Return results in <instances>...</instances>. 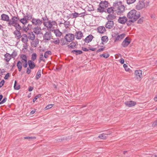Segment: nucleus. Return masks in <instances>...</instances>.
Here are the masks:
<instances>
[{"label":"nucleus","mask_w":157,"mask_h":157,"mask_svg":"<svg viewBox=\"0 0 157 157\" xmlns=\"http://www.w3.org/2000/svg\"><path fill=\"white\" fill-rule=\"evenodd\" d=\"M44 57L43 54H40V55L39 60V63H40L41 61H45V60L44 59Z\"/></svg>","instance_id":"nucleus-44"},{"label":"nucleus","mask_w":157,"mask_h":157,"mask_svg":"<svg viewBox=\"0 0 157 157\" xmlns=\"http://www.w3.org/2000/svg\"><path fill=\"white\" fill-rule=\"evenodd\" d=\"M7 98H4L0 102V105L2 104L5 103L6 101Z\"/></svg>","instance_id":"nucleus-58"},{"label":"nucleus","mask_w":157,"mask_h":157,"mask_svg":"<svg viewBox=\"0 0 157 157\" xmlns=\"http://www.w3.org/2000/svg\"><path fill=\"white\" fill-rule=\"evenodd\" d=\"M22 63L20 61H18L17 63V67L19 71H21L22 69Z\"/></svg>","instance_id":"nucleus-33"},{"label":"nucleus","mask_w":157,"mask_h":157,"mask_svg":"<svg viewBox=\"0 0 157 157\" xmlns=\"http://www.w3.org/2000/svg\"><path fill=\"white\" fill-rule=\"evenodd\" d=\"M11 20H10V22L7 24L8 26L11 27L15 24L17 23L18 21L19 20V17L15 16L13 17Z\"/></svg>","instance_id":"nucleus-3"},{"label":"nucleus","mask_w":157,"mask_h":157,"mask_svg":"<svg viewBox=\"0 0 157 157\" xmlns=\"http://www.w3.org/2000/svg\"><path fill=\"white\" fill-rule=\"evenodd\" d=\"M33 25H34L37 26H40L42 24V21L40 20V19H36L33 18L31 21Z\"/></svg>","instance_id":"nucleus-5"},{"label":"nucleus","mask_w":157,"mask_h":157,"mask_svg":"<svg viewBox=\"0 0 157 157\" xmlns=\"http://www.w3.org/2000/svg\"><path fill=\"white\" fill-rule=\"evenodd\" d=\"M157 125V120L155 121L152 124L153 127H155Z\"/></svg>","instance_id":"nucleus-64"},{"label":"nucleus","mask_w":157,"mask_h":157,"mask_svg":"<svg viewBox=\"0 0 157 157\" xmlns=\"http://www.w3.org/2000/svg\"><path fill=\"white\" fill-rule=\"evenodd\" d=\"M130 41L127 38H126L122 43V45L124 47L127 46L130 43Z\"/></svg>","instance_id":"nucleus-19"},{"label":"nucleus","mask_w":157,"mask_h":157,"mask_svg":"<svg viewBox=\"0 0 157 157\" xmlns=\"http://www.w3.org/2000/svg\"><path fill=\"white\" fill-rule=\"evenodd\" d=\"M52 54V53L50 51H46L44 53V57L45 58H47L48 57V56L51 55Z\"/></svg>","instance_id":"nucleus-36"},{"label":"nucleus","mask_w":157,"mask_h":157,"mask_svg":"<svg viewBox=\"0 0 157 157\" xmlns=\"http://www.w3.org/2000/svg\"><path fill=\"white\" fill-rule=\"evenodd\" d=\"M20 21L24 25H25L26 23H28V20L24 17L23 18L20 20Z\"/></svg>","instance_id":"nucleus-35"},{"label":"nucleus","mask_w":157,"mask_h":157,"mask_svg":"<svg viewBox=\"0 0 157 157\" xmlns=\"http://www.w3.org/2000/svg\"><path fill=\"white\" fill-rule=\"evenodd\" d=\"M13 26L15 28L16 30H17V31H20V30L21 29V28L20 25L17 23L16 24H14L13 25Z\"/></svg>","instance_id":"nucleus-34"},{"label":"nucleus","mask_w":157,"mask_h":157,"mask_svg":"<svg viewBox=\"0 0 157 157\" xmlns=\"http://www.w3.org/2000/svg\"><path fill=\"white\" fill-rule=\"evenodd\" d=\"M93 38V36L91 35H90L87 36L84 40L87 43H89L91 42Z\"/></svg>","instance_id":"nucleus-23"},{"label":"nucleus","mask_w":157,"mask_h":157,"mask_svg":"<svg viewBox=\"0 0 157 157\" xmlns=\"http://www.w3.org/2000/svg\"><path fill=\"white\" fill-rule=\"evenodd\" d=\"M64 38L66 41L71 42L75 38L74 34L71 33H68L64 37Z\"/></svg>","instance_id":"nucleus-4"},{"label":"nucleus","mask_w":157,"mask_h":157,"mask_svg":"<svg viewBox=\"0 0 157 157\" xmlns=\"http://www.w3.org/2000/svg\"><path fill=\"white\" fill-rule=\"evenodd\" d=\"M125 36V34L122 33L120 35H118V40H121L123 39Z\"/></svg>","instance_id":"nucleus-43"},{"label":"nucleus","mask_w":157,"mask_h":157,"mask_svg":"<svg viewBox=\"0 0 157 157\" xmlns=\"http://www.w3.org/2000/svg\"><path fill=\"white\" fill-rule=\"evenodd\" d=\"M17 52L15 51H14L13 52L11 55V56L13 58H14L15 57L17 56Z\"/></svg>","instance_id":"nucleus-51"},{"label":"nucleus","mask_w":157,"mask_h":157,"mask_svg":"<svg viewBox=\"0 0 157 157\" xmlns=\"http://www.w3.org/2000/svg\"><path fill=\"white\" fill-rule=\"evenodd\" d=\"M10 77V73H7L5 76L4 79H7L8 78Z\"/></svg>","instance_id":"nucleus-63"},{"label":"nucleus","mask_w":157,"mask_h":157,"mask_svg":"<svg viewBox=\"0 0 157 157\" xmlns=\"http://www.w3.org/2000/svg\"><path fill=\"white\" fill-rule=\"evenodd\" d=\"M116 29H117L115 28L114 29H113V32L112 34V40H114V42H116L118 40V32L115 31V30Z\"/></svg>","instance_id":"nucleus-9"},{"label":"nucleus","mask_w":157,"mask_h":157,"mask_svg":"<svg viewBox=\"0 0 157 157\" xmlns=\"http://www.w3.org/2000/svg\"><path fill=\"white\" fill-rule=\"evenodd\" d=\"M31 69H30L29 67H28L27 69L26 73L27 74H29L31 72Z\"/></svg>","instance_id":"nucleus-60"},{"label":"nucleus","mask_w":157,"mask_h":157,"mask_svg":"<svg viewBox=\"0 0 157 157\" xmlns=\"http://www.w3.org/2000/svg\"><path fill=\"white\" fill-rule=\"evenodd\" d=\"M127 21V18L125 16H123L122 17H119L118 22L122 24H124Z\"/></svg>","instance_id":"nucleus-22"},{"label":"nucleus","mask_w":157,"mask_h":157,"mask_svg":"<svg viewBox=\"0 0 157 157\" xmlns=\"http://www.w3.org/2000/svg\"><path fill=\"white\" fill-rule=\"evenodd\" d=\"M21 41L25 44L27 45V42H28V37L26 34H24L21 36Z\"/></svg>","instance_id":"nucleus-14"},{"label":"nucleus","mask_w":157,"mask_h":157,"mask_svg":"<svg viewBox=\"0 0 157 157\" xmlns=\"http://www.w3.org/2000/svg\"><path fill=\"white\" fill-rule=\"evenodd\" d=\"M102 3V5L104 7L106 8L108 6V2L106 1H102L101 2Z\"/></svg>","instance_id":"nucleus-40"},{"label":"nucleus","mask_w":157,"mask_h":157,"mask_svg":"<svg viewBox=\"0 0 157 157\" xmlns=\"http://www.w3.org/2000/svg\"><path fill=\"white\" fill-rule=\"evenodd\" d=\"M125 104L127 106L131 107L135 106L136 104V103L134 101H129L125 102Z\"/></svg>","instance_id":"nucleus-16"},{"label":"nucleus","mask_w":157,"mask_h":157,"mask_svg":"<svg viewBox=\"0 0 157 157\" xmlns=\"http://www.w3.org/2000/svg\"><path fill=\"white\" fill-rule=\"evenodd\" d=\"M52 42L56 44H59L60 42V40L59 38H57L56 40L53 41Z\"/></svg>","instance_id":"nucleus-54"},{"label":"nucleus","mask_w":157,"mask_h":157,"mask_svg":"<svg viewBox=\"0 0 157 157\" xmlns=\"http://www.w3.org/2000/svg\"><path fill=\"white\" fill-rule=\"evenodd\" d=\"M29 67L30 69H33L36 66L32 60H29L28 61Z\"/></svg>","instance_id":"nucleus-20"},{"label":"nucleus","mask_w":157,"mask_h":157,"mask_svg":"<svg viewBox=\"0 0 157 157\" xmlns=\"http://www.w3.org/2000/svg\"><path fill=\"white\" fill-rule=\"evenodd\" d=\"M123 67L126 71H129L130 70V69L128 68V66L126 64H124L123 65Z\"/></svg>","instance_id":"nucleus-52"},{"label":"nucleus","mask_w":157,"mask_h":157,"mask_svg":"<svg viewBox=\"0 0 157 157\" xmlns=\"http://www.w3.org/2000/svg\"><path fill=\"white\" fill-rule=\"evenodd\" d=\"M48 25L46 26V27L47 28L48 30H51V29L52 28L53 25H52L51 23V21L50 20L48 21Z\"/></svg>","instance_id":"nucleus-38"},{"label":"nucleus","mask_w":157,"mask_h":157,"mask_svg":"<svg viewBox=\"0 0 157 157\" xmlns=\"http://www.w3.org/2000/svg\"><path fill=\"white\" fill-rule=\"evenodd\" d=\"M41 96V94H39L37 95L33 99V102H34L39 97H40Z\"/></svg>","instance_id":"nucleus-46"},{"label":"nucleus","mask_w":157,"mask_h":157,"mask_svg":"<svg viewBox=\"0 0 157 157\" xmlns=\"http://www.w3.org/2000/svg\"><path fill=\"white\" fill-rule=\"evenodd\" d=\"M135 78L138 80L140 81L142 78V71L141 70H136L135 71Z\"/></svg>","instance_id":"nucleus-6"},{"label":"nucleus","mask_w":157,"mask_h":157,"mask_svg":"<svg viewBox=\"0 0 157 157\" xmlns=\"http://www.w3.org/2000/svg\"><path fill=\"white\" fill-rule=\"evenodd\" d=\"M41 75V70H39L36 76V80L38 79L40 77Z\"/></svg>","instance_id":"nucleus-37"},{"label":"nucleus","mask_w":157,"mask_h":157,"mask_svg":"<svg viewBox=\"0 0 157 157\" xmlns=\"http://www.w3.org/2000/svg\"><path fill=\"white\" fill-rule=\"evenodd\" d=\"M76 44L75 42H72L70 44L68 45L69 48L74 49L76 48Z\"/></svg>","instance_id":"nucleus-30"},{"label":"nucleus","mask_w":157,"mask_h":157,"mask_svg":"<svg viewBox=\"0 0 157 157\" xmlns=\"http://www.w3.org/2000/svg\"><path fill=\"white\" fill-rule=\"evenodd\" d=\"M116 17V16L114 14H109L107 17L106 18L107 20L110 21L109 20H112L115 19Z\"/></svg>","instance_id":"nucleus-29"},{"label":"nucleus","mask_w":157,"mask_h":157,"mask_svg":"<svg viewBox=\"0 0 157 157\" xmlns=\"http://www.w3.org/2000/svg\"><path fill=\"white\" fill-rule=\"evenodd\" d=\"M4 56L5 57V60H6L7 62H9L11 59V55L9 53H6L4 55Z\"/></svg>","instance_id":"nucleus-26"},{"label":"nucleus","mask_w":157,"mask_h":157,"mask_svg":"<svg viewBox=\"0 0 157 157\" xmlns=\"http://www.w3.org/2000/svg\"><path fill=\"white\" fill-rule=\"evenodd\" d=\"M22 28L23 30L25 32H27L29 29V27H27V26L26 27L25 25L23 26Z\"/></svg>","instance_id":"nucleus-50"},{"label":"nucleus","mask_w":157,"mask_h":157,"mask_svg":"<svg viewBox=\"0 0 157 157\" xmlns=\"http://www.w3.org/2000/svg\"><path fill=\"white\" fill-rule=\"evenodd\" d=\"M108 134L103 133L99 135L98 137L103 140H105Z\"/></svg>","instance_id":"nucleus-28"},{"label":"nucleus","mask_w":157,"mask_h":157,"mask_svg":"<svg viewBox=\"0 0 157 157\" xmlns=\"http://www.w3.org/2000/svg\"><path fill=\"white\" fill-rule=\"evenodd\" d=\"M79 13L77 12H75L74 13H72L71 15L73 16L72 18H76L77 17H79V15H78Z\"/></svg>","instance_id":"nucleus-47"},{"label":"nucleus","mask_w":157,"mask_h":157,"mask_svg":"<svg viewBox=\"0 0 157 157\" xmlns=\"http://www.w3.org/2000/svg\"><path fill=\"white\" fill-rule=\"evenodd\" d=\"M54 104H50L47 105L45 109L46 110L52 108Z\"/></svg>","instance_id":"nucleus-53"},{"label":"nucleus","mask_w":157,"mask_h":157,"mask_svg":"<svg viewBox=\"0 0 157 157\" xmlns=\"http://www.w3.org/2000/svg\"><path fill=\"white\" fill-rule=\"evenodd\" d=\"M36 137L34 136H27L24 137L25 139H36Z\"/></svg>","instance_id":"nucleus-56"},{"label":"nucleus","mask_w":157,"mask_h":157,"mask_svg":"<svg viewBox=\"0 0 157 157\" xmlns=\"http://www.w3.org/2000/svg\"><path fill=\"white\" fill-rule=\"evenodd\" d=\"M13 34L15 35V38L17 40L19 39L21 37L20 31L15 30L13 32Z\"/></svg>","instance_id":"nucleus-17"},{"label":"nucleus","mask_w":157,"mask_h":157,"mask_svg":"<svg viewBox=\"0 0 157 157\" xmlns=\"http://www.w3.org/2000/svg\"><path fill=\"white\" fill-rule=\"evenodd\" d=\"M98 32L101 34H103L105 32L106 30L105 27L103 26H100L97 28Z\"/></svg>","instance_id":"nucleus-18"},{"label":"nucleus","mask_w":157,"mask_h":157,"mask_svg":"<svg viewBox=\"0 0 157 157\" xmlns=\"http://www.w3.org/2000/svg\"><path fill=\"white\" fill-rule=\"evenodd\" d=\"M125 7L122 5L121 1L118 2V15L119 14H122L125 11Z\"/></svg>","instance_id":"nucleus-7"},{"label":"nucleus","mask_w":157,"mask_h":157,"mask_svg":"<svg viewBox=\"0 0 157 157\" xmlns=\"http://www.w3.org/2000/svg\"><path fill=\"white\" fill-rule=\"evenodd\" d=\"M37 55L36 53H33L31 56V59L32 61H34L36 59Z\"/></svg>","instance_id":"nucleus-39"},{"label":"nucleus","mask_w":157,"mask_h":157,"mask_svg":"<svg viewBox=\"0 0 157 157\" xmlns=\"http://www.w3.org/2000/svg\"><path fill=\"white\" fill-rule=\"evenodd\" d=\"M97 10L98 12L101 13H103L104 12V7L102 6L101 2L100 3L99 7L98 8Z\"/></svg>","instance_id":"nucleus-24"},{"label":"nucleus","mask_w":157,"mask_h":157,"mask_svg":"<svg viewBox=\"0 0 157 157\" xmlns=\"http://www.w3.org/2000/svg\"><path fill=\"white\" fill-rule=\"evenodd\" d=\"M17 83V81L15 80L14 85V88L15 90H18L20 89V85H18L17 86L16 85Z\"/></svg>","instance_id":"nucleus-41"},{"label":"nucleus","mask_w":157,"mask_h":157,"mask_svg":"<svg viewBox=\"0 0 157 157\" xmlns=\"http://www.w3.org/2000/svg\"><path fill=\"white\" fill-rule=\"evenodd\" d=\"M1 19L2 21L8 22H10V18L7 15L3 13L1 15Z\"/></svg>","instance_id":"nucleus-12"},{"label":"nucleus","mask_w":157,"mask_h":157,"mask_svg":"<svg viewBox=\"0 0 157 157\" xmlns=\"http://www.w3.org/2000/svg\"><path fill=\"white\" fill-rule=\"evenodd\" d=\"M56 35L57 36H60L61 35L62 33L59 30H56L55 31Z\"/></svg>","instance_id":"nucleus-49"},{"label":"nucleus","mask_w":157,"mask_h":157,"mask_svg":"<svg viewBox=\"0 0 157 157\" xmlns=\"http://www.w3.org/2000/svg\"><path fill=\"white\" fill-rule=\"evenodd\" d=\"M60 41L61 42V45H63L65 44H67L68 43H67L66 41V40L65 39V38H61L60 40Z\"/></svg>","instance_id":"nucleus-42"},{"label":"nucleus","mask_w":157,"mask_h":157,"mask_svg":"<svg viewBox=\"0 0 157 157\" xmlns=\"http://www.w3.org/2000/svg\"><path fill=\"white\" fill-rule=\"evenodd\" d=\"M24 14V17L26 18L28 20H32V15L29 12H27L26 13V15H25V14L23 13Z\"/></svg>","instance_id":"nucleus-25"},{"label":"nucleus","mask_w":157,"mask_h":157,"mask_svg":"<svg viewBox=\"0 0 157 157\" xmlns=\"http://www.w3.org/2000/svg\"><path fill=\"white\" fill-rule=\"evenodd\" d=\"M100 57H103L105 58H107L109 56V55L108 54H103L100 55Z\"/></svg>","instance_id":"nucleus-48"},{"label":"nucleus","mask_w":157,"mask_h":157,"mask_svg":"<svg viewBox=\"0 0 157 157\" xmlns=\"http://www.w3.org/2000/svg\"><path fill=\"white\" fill-rule=\"evenodd\" d=\"M117 9L114 7H110L107 9V12L109 14H113Z\"/></svg>","instance_id":"nucleus-13"},{"label":"nucleus","mask_w":157,"mask_h":157,"mask_svg":"<svg viewBox=\"0 0 157 157\" xmlns=\"http://www.w3.org/2000/svg\"><path fill=\"white\" fill-rule=\"evenodd\" d=\"M28 39L31 40H33L35 37V36L32 32H30L28 34Z\"/></svg>","instance_id":"nucleus-21"},{"label":"nucleus","mask_w":157,"mask_h":157,"mask_svg":"<svg viewBox=\"0 0 157 157\" xmlns=\"http://www.w3.org/2000/svg\"><path fill=\"white\" fill-rule=\"evenodd\" d=\"M114 25L113 21L111 20L108 21L105 25V27L108 29H111Z\"/></svg>","instance_id":"nucleus-11"},{"label":"nucleus","mask_w":157,"mask_h":157,"mask_svg":"<svg viewBox=\"0 0 157 157\" xmlns=\"http://www.w3.org/2000/svg\"><path fill=\"white\" fill-rule=\"evenodd\" d=\"M149 4V2H147V3H145L144 1L140 0L136 6V9L138 10H141L147 7Z\"/></svg>","instance_id":"nucleus-2"},{"label":"nucleus","mask_w":157,"mask_h":157,"mask_svg":"<svg viewBox=\"0 0 157 157\" xmlns=\"http://www.w3.org/2000/svg\"><path fill=\"white\" fill-rule=\"evenodd\" d=\"M136 0H127V4H130L135 2Z\"/></svg>","instance_id":"nucleus-55"},{"label":"nucleus","mask_w":157,"mask_h":157,"mask_svg":"<svg viewBox=\"0 0 157 157\" xmlns=\"http://www.w3.org/2000/svg\"><path fill=\"white\" fill-rule=\"evenodd\" d=\"M44 40L48 41L50 40L52 37V33L50 31L46 32L43 36Z\"/></svg>","instance_id":"nucleus-8"},{"label":"nucleus","mask_w":157,"mask_h":157,"mask_svg":"<svg viewBox=\"0 0 157 157\" xmlns=\"http://www.w3.org/2000/svg\"><path fill=\"white\" fill-rule=\"evenodd\" d=\"M5 81L4 80H2L0 82V87H2L4 85Z\"/></svg>","instance_id":"nucleus-61"},{"label":"nucleus","mask_w":157,"mask_h":157,"mask_svg":"<svg viewBox=\"0 0 157 157\" xmlns=\"http://www.w3.org/2000/svg\"><path fill=\"white\" fill-rule=\"evenodd\" d=\"M63 24L65 25V27L67 28L68 27L69 25H70V22L69 21H65Z\"/></svg>","instance_id":"nucleus-45"},{"label":"nucleus","mask_w":157,"mask_h":157,"mask_svg":"<svg viewBox=\"0 0 157 157\" xmlns=\"http://www.w3.org/2000/svg\"><path fill=\"white\" fill-rule=\"evenodd\" d=\"M33 30V32L36 35L43 34L41 32V29L39 26L34 28Z\"/></svg>","instance_id":"nucleus-10"},{"label":"nucleus","mask_w":157,"mask_h":157,"mask_svg":"<svg viewBox=\"0 0 157 157\" xmlns=\"http://www.w3.org/2000/svg\"><path fill=\"white\" fill-rule=\"evenodd\" d=\"M127 17L130 19L127 21V24L128 26H130L140 17V14L136 10H132L128 13Z\"/></svg>","instance_id":"nucleus-1"},{"label":"nucleus","mask_w":157,"mask_h":157,"mask_svg":"<svg viewBox=\"0 0 157 157\" xmlns=\"http://www.w3.org/2000/svg\"><path fill=\"white\" fill-rule=\"evenodd\" d=\"M102 43V44L106 43L108 40V37L107 36H104L102 37L101 38Z\"/></svg>","instance_id":"nucleus-32"},{"label":"nucleus","mask_w":157,"mask_h":157,"mask_svg":"<svg viewBox=\"0 0 157 157\" xmlns=\"http://www.w3.org/2000/svg\"><path fill=\"white\" fill-rule=\"evenodd\" d=\"M74 35L75 36L76 39L79 40L81 39L83 36V33L81 31H78L75 33Z\"/></svg>","instance_id":"nucleus-15"},{"label":"nucleus","mask_w":157,"mask_h":157,"mask_svg":"<svg viewBox=\"0 0 157 157\" xmlns=\"http://www.w3.org/2000/svg\"><path fill=\"white\" fill-rule=\"evenodd\" d=\"M20 58L21 59V62L22 63L24 61H27V56L24 54H21L20 55Z\"/></svg>","instance_id":"nucleus-31"},{"label":"nucleus","mask_w":157,"mask_h":157,"mask_svg":"<svg viewBox=\"0 0 157 157\" xmlns=\"http://www.w3.org/2000/svg\"><path fill=\"white\" fill-rule=\"evenodd\" d=\"M24 63H23V66L25 68H26L28 66L27 61H24Z\"/></svg>","instance_id":"nucleus-62"},{"label":"nucleus","mask_w":157,"mask_h":157,"mask_svg":"<svg viewBox=\"0 0 157 157\" xmlns=\"http://www.w3.org/2000/svg\"><path fill=\"white\" fill-rule=\"evenodd\" d=\"M38 41L37 40L33 42L32 44L34 46V47H36V46H37V44H38Z\"/></svg>","instance_id":"nucleus-59"},{"label":"nucleus","mask_w":157,"mask_h":157,"mask_svg":"<svg viewBox=\"0 0 157 157\" xmlns=\"http://www.w3.org/2000/svg\"><path fill=\"white\" fill-rule=\"evenodd\" d=\"M71 52L76 55H78L81 54L83 52L81 50H74L72 51Z\"/></svg>","instance_id":"nucleus-27"},{"label":"nucleus","mask_w":157,"mask_h":157,"mask_svg":"<svg viewBox=\"0 0 157 157\" xmlns=\"http://www.w3.org/2000/svg\"><path fill=\"white\" fill-rule=\"evenodd\" d=\"M144 18L143 17L140 18L137 21V23L139 24H141L143 21Z\"/></svg>","instance_id":"nucleus-57"}]
</instances>
